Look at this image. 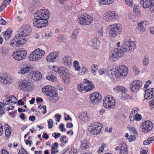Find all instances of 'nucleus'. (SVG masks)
I'll list each match as a JSON object with an SVG mask.
<instances>
[{
	"label": "nucleus",
	"instance_id": "obj_1",
	"mask_svg": "<svg viewBox=\"0 0 154 154\" xmlns=\"http://www.w3.org/2000/svg\"><path fill=\"white\" fill-rule=\"evenodd\" d=\"M31 32V28L29 26H23L21 27L20 32L10 41V45L13 47L16 48L25 44L26 40L24 37L29 36Z\"/></svg>",
	"mask_w": 154,
	"mask_h": 154
},
{
	"label": "nucleus",
	"instance_id": "obj_2",
	"mask_svg": "<svg viewBox=\"0 0 154 154\" xmlns=\"http://www.w3.org/2000/svg\"><path fill=\"white\" fill-rule=\"evenodd\" d=\"M54 89V87L49 85L45 86L42 89V92L47 96H50L53 102L58 100V94Z\"/></svg>",
	"mask_w": 154,
	"mask_h": 154
},
{
	"label": "nucleus",
	"instance_id": "obj_3",
	"mask_svg": "<svg viewBox=\"0 0 154 154\" xmlns=\"http://www.w3.org/2000/svg\"><path fill=\"white\" fill-rule=\"evenodd\" d=\"M93 21V17L87 14H81L79 15L77 21L81 25H89L91 24Z\"/></svg>",
	"mask_w": 154,
	"mask_h": 154
},
{
	"label": "nucleus",
	"instance_id": "obj_4",
	"mask_svg": "<svg viewBox=\"0 0 154 154\" xmlns=\"http://www.w3.org/2000/svg\"><path fill=\"white\" fill-rule=\"evenodd\" d=\"M17 100V98L14 96L11 95L4 100L3 103L0 102V116H2L5 113V106L10 103L15 104Z\"/></svg>",
	"mask_w": 154,
	"mask_h": 154
},
{
	"label": "nucleus",
	"instance_id": "obj_5",
	"mask_svg": "<svg viewBox=\"0 0 154 154\" xmlns=\"http://www.w3.org/2000/svg\"><path fill=\"white\" fill-rule=\"evenodd\" d=\"M45 52L43 50L37 48L34 50L29 56L31 61H36L39 60L44 56Z\"/></svg>",
	"mask_w": 154,
	"mask_h": 154
},
{
	"label": "nucleus",
	"instance_id": "obj_6",
	"mask_svg": "<svg viewBox=\"0 0 154 154\" xmlns=\"http://www.w3.org/2000/svg\"><path fill=\"white\" fill-rule=\"evenodd\" d=\"M123 53L126 51H132L136 48V45L130 39L125 40L123 42L122 46L120 47Z\"/></svg>",
	"mask_w": 154,
	"mask_h": 154
},
{
	"label": "nucleus",
	"instance_id": "obj_7",
	"mask_svg": "<svg viewBox=\"0 0 154 154\" xmlns=\"http://www.w3.org/2000/svg\"><path fill=\"white\" fill-rule=\"evenodd\" d=\"M50 15V12L46 9H41L38 10L34 14L35 18L45 21H48L47 19L49 18Z\"/></svg>",
	"mask_w": 154,
	"mask_h": 154
},
{
	"label": "nucleus",
	"instance_id": "obj_8",
	"mask_svg": "<svg viewBox=\"0 0 154 154\" xmlns=\"http://www.w3.org/2000/svg\"><path fill=\"white\" fill-rule=\"evenodd\" d=\"M124 53L119 48H116L111 51L109 56V59L112 61H114L122 57Z\"/></svg>",
	"mask_w": 154,
	"mask_h": 154
},
{
	"label": "nucleus",
	"instance_id": "obj_9",
	"mask_svg": "<svg viewBox=\"0 0 154 154\" xmlns=\"http://www.w3.org/2000/svg\"><path fill=\"white\" fill-rule=\"evenodd\" d=\"M58 74L64 81L65 83L68 84L70 82V75L68 70L66 68L64 67H59Z\"/></svg>",
	"mask_w": 154,
	"mask_h": 154
},
{
	"label": "nucleus",
	"instance_id": "obj_10",
	"mask_svg": "<svg viewBox=\"0 0 154 154\" xmlns=\"http://www.w3.org/2000/svg\"><path fill=\"white\" fill-rule=\"evenodd\" d=\"M103 104L104 107L107 109L113 108L115 106V100L111 96H106L103 100Z\"/></svg>",
	"mask_w": 154,
	"mask_h": 154
},
{
	"label": "nucleus",
	"instance_id": "obj_11",
	"mask_svg": "<svg viewBox=\"0 0 154 154\" xmlns=\"http://www.w3.org/2000/svg\"><path fill=\"white\" fill-rule=\"evenodd\" d=\"M17 87L20 90L24 91H29L32 90V84L29 81L22 80L17 83Z\"/></svg>",
	"mask_w": 154,
	"mask_h": 154
},
{
	"label": "nucleus",
	"instance_id": "obj_12",
	"mask_svg": "<svg viewBox=\"0 0 154 154\" xmlns=\"http://www.w3.org/2000/svg\"><path fill=\"white\" fill-rule=\"evenodd\" d=\"M102 127V124L99 122H95L92 125L88 126V131L93 134H97L101 131Z\"/></svg>",
	"mask_w": 154,
	"mask_h": 154
},
{
	"label": "nucleus",
	"instance_id": "obj_13",
	"mask_svg": "<svg viewBox=\"0 0 154 154\" xmlns=\"http://www.w3.org/2000/svg\"><path fill=\"white\" fill-rule=\"evenodd\" d=\"M109 26L110 28L109 34L110 37H111L114 38L121 31V27L119 25L113 24L110 25Z\"/></svg>",
	"mask_w": 154,
	"mask_h": 154
},
{
	"label": "nucleus",
	"instance_id": "obj_14",
	"mask_svg": "<svg viewBox=\"0 0 154 154\" xmlns=\"http://www.w3.org/2000/svg\"><path fill=\"white\" fill-rule=\"evenodd\" d=\"M140 2L143 8H149L150 11L154 12V1L152 0H140Z\"/></svg>",
	"mask_w": 154,
	"mask_h": 154
},
{
	"label": "nucleus",
	"instance_id": "obj_15",
	"mask_svg": "<svg viewBox=\"0 0 154 154\" xmlns=\"http://www.w3.org/2000/svg\"><path fill=\"white\" fill-rule=\"evenodd\" d=\"M27 54L26 51L20 49L13 53L12 56L16 60H20L25 57Z\"/></svg>",
	"mask_w": 154,
	"mask_h": 154
},
{
	"label": "nucleus",
	"instance_id": "obj_16",
	"mask_svg": "<svg viewBox=\"0 0 154 154\" xmlns=\"http://www.w3.org/2000/svg\"><path fill=\"white\" fill-rule=\"evenodd\" d=\"M13 81V78L8 76L5 73H2L0 74V82L5 85L11 84Z\"/></svg>",
	"mask_w": 154,
	"mask_h": 154
},
{
	"label": "nucleus",
	"instance_id": "obj_17",
	"mask_svg": "<svg viewBox=\"0 0 154 154\" xmlns=\"http://www.w3.org/2000/svg\"><path fill=\"white\" fill-rule=\"evenodd\" d=\"M142 83L141 81L136 80L133 81L130 85V88L132 92L136 93L142 86Z\"/></svg>",
	"mask_w": 154,
	"mask_h": 154
},
{
	"label": "nucleus",
	"instance_id": "obj_18",
	"mask_svg": "<svg viewBox=\"0 0 154 154\" xmlns=\"http://www.w3.org/2000/svg\"><path fill=\"white\" fill-rule=\"evenodd\" d=\"M90 99L93 104H97L100 101L102 97L99 93L95 92L91 95Z\"/></svg>",
	"mask_w": 154,
	"mask_h": 154
},
{
	"label": "nucleus",
	"instance_id": "obj_19",
	"mask_svg": "<svg viewBox=\"0 0 154 154\" xmlns=\"http://www.w3.org/2000/svg\"><path fill=\"white\" fill-rule=\"evenodd\" d=\"M118 72L119 74V78L127 76L128 71V69L125 65H121L119 67L117 66Z\"/></svg>",
	"mask_w": 154,
	"mask_h": 154
},
{
	"label": "nucleus",
	"instance_id": "obj_20",
	"mask_svg": "<svg viewBox=\"0 0 154 154\" xmlns=\"http://www.w3.org/2000/svg\"><path fill=\"white\" fill-rule=\"evenodd\" d=\"M48 21H43L40 19L35 18L33 20V25L37 28H41L47 25Z\"/></svg>",
	"mask_w": 154,
	"mask_h": 154
},
{
	"label": "nucleus",
	"instance_id": "obj_21",
	"mask_svg": "<svg viewBox=\"0 0 154 154\" xmlns=\"http://www.w3.org/2000/svg\"><path fill=\"white\" fill-rule=\"evenodd\" d=\"M141 128L143 132L146 133L149 131L152 128V123L149 121H147L143 123Z\"/></svg>",
	"mask_w": 154,
	"mask_h": 154
},
{
	"label": "nucleus",
	"instance_id": "obj_22",
	"mask_svg": "<svg viewBox=\"0 0 154 154\" xmlns=\"http://www.w3.org/2000/svg\"><path fill=\"white\" fill-rule=\"evenodd\" d=\"M31 66L29 62H26L23 65V66L19 70L18 73L24 75L28 73L31 69Z\"/></svg>",
	"mask_w": 154,
	"mask_h": 154
},
{
	"label": "nucleus",
	"instance_id": "obj_23",
	"mask_svg": "<svg viewBox=\"0 0 154 154\" xmlns=\"http://www.w3.org/2000/svg\"><path fill=\"white\" fill-rule=\"evenodd\" d=\"M58 54L57 52H52L48 55L46 57V60L49 63H54L57 61Z\"/></svg>",
	"mask_w": 154,
	"mask_h": 154
},
{
	"label": "nucleus",
	"instance_id": "obj_24",
	"mask_svg": "<svg viewBox=\"0 0 154 154\" xmlns=\"http://www.w3.org/2000/svg\"><path fill=\"white\" fill-rule=\"evenodd\" d=\"M119 74L118 72V70H117V67L110 70L108 73V75L109 77L113 80L116 78H119Z\"/></svg>",
	"mask_w": 154,
	"mask_h": 154
},
{
	"label": "nucleus",
	"instance_id": "obj_25",
	"mask_svg": "<svg viewBox=\"0 0 154 154\" xmlns=\"http://www.w3.org/2000/svg\"><path fill=\"white\" fill-rule=\"evenodd\" d=\"M154 97V88L146 89L145 92L144 98L146 99H150Z\"/></svg>",
	"mask_w": 154,
	"mask_h": 154
},
{
	"label": "nucleus",
	"instance_id": "obj_26",
	"mask_svg": "<svg viewBox=\"0 0 154 154\" xmlns=\"http://www.w3.org/2000/svg\"><path fill=\"white\" fill-rule=\"evenodd\" d=\"M104 17L106 19L115 20L118 17L117 14L114 11H109L104 14Z\"/></svg>",
	"mask_w": 154,
	"mask_h": 154
},
{
	"label": "nucleus",
	"instance_id": "obj_27",
	"mask_svg": "<svg viewBox=\"0 0 154 154\" xmlns=\"http://www.w3.org/2000/svg\"><path fill=\"white\" fill-rule=\"evenodd\" d=\"M62 61L63 64L66 66L69 67L72 65V58L69 56H64L62 58Z\"/></svg>",
	"mask_w": 154,
	"mask_h": 154
},
{
	"label": "nucleus",
	"instance_id": "obj_28",
	"mask_svg": "<svg viewBox=\"0 0 154 154\" xmlns=\"http://www.w3.org/2000/svg\"><path fill=\"white\" fill-rule=\"evenodd\" d=\"M30 78L34 81L39 80L41 78L38 73L35 71H32L29 72Z\"/></svg>",
	"mask_w": 154,
	"mask_h": 154
},
{
	"label": "nucleus",
	"instance_id": "obj_29",
	"mask_svg": "<svg viewBox=\"0 0 154 154\" xmlns=\"http://www.w3.org/2000/svg\"><path fill=\"white\" fill-rule=\"evenodd\" d=\"M4 128H5V135L6 137L5 139H8L11 132V128L7 124H5L4 125Z\"/></svg>",
	"mask_w": 154,
	"mask_h": 154
},
{
	"label": "nucleus",
	"instance_id": "obj_30",
	"mask_svg": "<svg viewBox=\"0 0 154 154\" xmlns=\"http://www.w3.org/2000/svg\"><path fill=\"white\" fill-rule=\"evenodd\" d=\"M80 120L82 122H86L88 119V115L85 112L81 113L79 116Z\"/></svg>",
	"mask_w": 154,
	"mask_h": 154
},
{
	"label": "nucleus",
	"instance_id": "obj_31",
	"mask_svg": "<svg viewBox=\"0 0 154 154\" xmlns=\"http://www.w3.org/2000/svg\"><path fill=\"white\" fill-rule=\"evenodd\" d=\"M89 142L86 140H84L81 141L80 145L81 149L82 150H85L89 146Z\"/></svg>",
	"mask_w": 154,
	"mask_h": 154
},
{
	"label": "nucleus",
	"instance_id": "obj_32",
	"mask_svg": "<svg viewBox=\"0 0 154 154\" xmlns=\"http://www.w3.org/2000/svg\"><path fill=\"white\" fill-rule=\"evenodd\" d=\"M113 90L115 92L122 93V92H126L127 90L122 86H117L113 88Z\"/></svg>",
	"mask_w": 154,
	"mask_h": 154
},
{
	"label": "nucleus",
	"instance_id": "obj_33",
	"mask_svg": "<svg viewBox=\"0 0 154 154\" xmlns=\"http://www.w3.org/2000/svg\"><path fill=\"white\" fill-rule=\"evenodd\" d=\"M60 146H61L63 147L61 148L60 149V152H61L60 154H64L67 151V150L69 149V146H68L67 145H65L63 143H61L60 144Z\"/></svg>",
	"mask_w": 154,
	"mask_h": 154
},
{
	"label": "nucleus",
	"instance_id": "obj_34",
	"mask_svg": "<svg viewBox=\"0 0 154 154\" xmlns=\"http://www.w3.org/2000/svg\"><path fill=\"white\" fill-rule=\"evenodd\" d=\"M120 154H127L128 150L125 144H121L120 147Z\"/></svg>",
	"mask_w": 154,
	"mask_h": 154
},
{
	"label": "nucleus",
	"instance_id": "obj_35",
	"mask_svg": "<svg viewBox=\"0 0 154 154\" xmlns=\"http://www.w3.org/2000/svg\"><path fill=\"white\" fill-rule=\"evenodd\" d=\"M12 30L11 29H8L4 33L3 36L5 40H8L9 39L12 33Z\"/></svg>",
	"mask_w": 154,
	"mask_h": 154
},
{
	"label": "nucleus",
	"instance_id": "obj_36",
	"mask_svg": "<svg viewBox=\"0 0 154 154\" xmlns=\"http://www.w3.org/2000/svg\"><path fill=\"white\" fill-rule=\"evenodd\" d=\"M99 3L102 5H109L112 4L114 0H97Z\"/></svg>",
	"mask_w": 154,
	"mask_h": 154
},
{
	"label": "nucleus",
	"instance_id": "obj_37",
	"mask_svg": "<svg viewBox=\"0 0 154 154\" xmlns=\"http://www.w3.org/2000/svg\"><path fill=\"white\" fill-rule=\"evenodd\" d=\"M58 146V143L56 142L53 144L51 146V154H55L58 152V151L56 150Z\"/></svg>",
	"mask_w": 154,
	"mask_h": 154
},
{
	"label": "nucleus",
	"instance_id": "obj_38",
	"mask_svg": "<svg viewBox=\"0 0 154 154\" xmlns=\"http://www.w3.org/2000/svg\"><path fill=\"white\" fill-rule=\"evenodd\" d=\"M92 46L95 47H97L100 45V42L96 38H92L91 41Z\"/></svg>",
	"mask_w": 154,
	"mask_h": 154
},
{
	"label": "nucleus",
	"instance_id": "obj_39",
	"mask_svg": "<svg viewBox=\"0 0 154 154\" xmlns=\"http://www.w3.org/2000/svg\"><path fill=\"white\" fill-rule=\"evenodd\" d=\"M85 88L84 91L86 92H88L91 91L94 89V87L92 85H85Z\"/></svg>",
	"mask_w": 154,
	"mask_h": 154
},
{
	"label": "nucleus",
	"instance_id": "obj_40",
	"mask_svg": "<svg viewBox=\"0 0 154 154\" xmlns=\"http://www.w3.org/2000/svg\"><path fill=\"white\" fill-rule=\"evenodd\" d=\"M0 51L4 55H7L8 53V48L6 47H2L0 49Z\"/></svg>",
	"mask_w": 154,
	"mask_h": 154
},
{
	"label": "nucleus",
	"instance_id": "obj_41",
	"mask_svg": "<svg viewBox=\"0 0 154 154\" xmlns=\"http://www.w3.org/2000/svg\"><path fill=\"white\" fill-rule=\"evenodd\" d=\"M79 33V29L75 30L71 35V38L73 39H75L77 38Z\"/></svg>",
	"mask_w": 154,
	"mask_h": 154
},
{
	"label": "nucleus",
	"instance_id": "obj_42",
	"mask_svg": "<svg viewBox=\"0 0 154 154\" xmlns=\"http://www.w3.org/2000/svg\"><path fill=\"white\" fill-rule=\"evenodd\" d=\"M46 78L47 79L52 81L53 82L57 81V78L55 76L52 75H51L46 76Z\"/></svg>",
	"mask_w": 154,
	"mask_h": 154
},
{
	"label": "nucleus",
	"instance_id": "obj_43",
	"mask_svg": "<svg viewBox=\"0 0 154 154\" xmlns=\"http://www.w3.org/2000/svg\"><path fill=\"white\" fill-rule=\"evenodd\" d=\"M143 22H141L140 23H138V28L140 32H143L145 31V28L144 25H143Z\"/></svg>",
	"mask_w": 154,
	"mask_h": 154
},
{
	"label": "nucleus",
	"instance_id": "obj_44",
	"mask_svg": "<svg viewBox=\"0 0 154 154\" xmlns=\"http://www.w3.org/2000/svg\"><path fill=\"white\" fill-rule=\"evenodd\" d=\"M98 69V66L97 65L94 64L92 65L91 67V69L92 71V74L95 75L96 74L95 72Z\"/></svg>",
	"mask_w": 154,
	"mask_h": 154
},
{
	"label": "nucleus",
	"instance_id": "obj_45",
	"mask_svg": "<svg viewBox=\"0 0 154 154\" xmlns=\"http://www.w3.org/2000/svg\"><path fill=\"white\" fill-rule=\"evenodd\" d=\"M85 85L84 83H81L80 84L78 85V89L80 91H84Z\"/></svg>",
	"mask_w": 154,
	"mask_h": 154
},
{
	"label": "nucleus",
	"instance_id": "obj_46",
	"mask_svg": "<svg viewBox=\"0 0 154 154\" xmlns=\"http://www.w3.org/2000/svg\"><path fill=\"white\" fill-rule=\"evenodd\" d=\"M73 65L76 70L79 71L80 69V67L79 66V63L77 61H75L73 63Z\"/></svg>",
	"mask_w": 154,
	"mask_h": 154
},
{
	"label": "nucleus",
	"instance_id": "obj_47",
	"mask_svg": "<svg viewBox=\"0 0 154 154\" xmlns=\"http://www.w3.org/2000/svg\"><path fill=\"white\" fill-rule=\"evenodd\" d=\"M149 58L147 56H145L143 60V64L145 66H147L149 64Z\"/></svg>",
	"mask_w": 154,
	"mask_h": 154
},
{
	"label": "nucleus",
	"instance_id": "obj_48",
	"mask_svg": "<svg viewBox=\"0 0 154 154\" xmlns=\"http://www.w3.org/2000/svg\"><path fill=\"white\" fill-rule=\"evenodd\" d=\"M106 146V144L103 143L102 144L101 146L99 148L97 152L99 154L102 153L104 150V148Z\"/></svg>",
	"mask_w": 154,
	"mask_h": 154
},
{
	"label": "nucleus",
	"instance_id": "obj_49",
	"mask_svg": "<svg viewBox=\"0 0 154 154\" xmlns=\"http://www.w3.org/2000/svg\"><path fill=\"white\" fill-rule=\"evenodd\" d=\"M77 149L74 148H72L69 151V154H78Z\"/></svg>",
	"mask_w": 154,
	"mask_h": 154
},
{
	"label": "nucleus",
	"instance_id": "obj_50",
	"mask_svg": "<svg viewBox=\"0 0 154 154\" xmlns=\"http://www.w3.org/2000/svg\"><path fill=\"white\" fill-rule=\"evenodd\" d=\"M135 120L136 121L140 120L142 118V116L141 115L139 114H136L134 117Z\"/></svg>",
	"mask_w": 154,
	"mask_h": 154
},
{
	"label": "nucleus",
	"instance_id": "obj_51",
	"mask_svg": "<svg viewBox=\"0 0 154 154\" xmlns=\"http://www.w3.org/2000/svg\"><path fill=\"white\" fill-rule=\"evenodd\" d=\"M18 154H29V153L23 148L22 147L19 150Z\"/></svg>",
	"mask_w": 154,
	"mask_h": 154
},
{
	"label": "nucleus",
	"instance_id": "obj_52",
	"mask_svg": "<svg viewBox=\"0 0 154 154\" xmlns=\"http://www.w3.org/2000/svg\"><path fill=\"white\" fill-rule=\"evenodd\" d=\"M126 92H122V95L121 97L122 99H126L128 98V95L126 93Z\"/></svg>",
	"mask_w": 154,
	"mask_h": 154
},
{
	"label": "nucleus",
	"instance_id": "obj_53",
	"mask_svg": "<svg viewBox=\"0 0 154 154\" xmlns=\"http://www.w3.org/2000/svg\"><path fill=\"white\" fill-rule=\"evenodd\" d=\"M66 139V137L65 136H62L60 138V140L61 142L63 143H64L65 144H66L67 142V141L64 140V139Z\"/></svg>",
	"mask_w": 154,
	"mask_h": 154
},
{
	"label": "nucleus",
	"instance_id": "obj_54",
	"mask_svg": "<svg viewBox=\"0 0 154 154\" xmlns=\"http://www.w3.org/2000/svg\"><path fill=\"white\" fill-rule=\"evenodd\" d=\"M106 71V69L104 68L100 69L99 70V72L100 75H102L104 74Z\"/></svg>",
	"mask_w": 154,
	"mask_h": 154
},
{
	"label": "nucleus",
	"instance_id": "obj_55",
	"mask_svg": "<svg viewBox=\"0 0 154 154\" xmlns=\"http://www.w3.org/2000/svg\"><path fill=\"white\" fill-rule=\"evenodd\" d=\"M134 72H135L136 74H139L140 71L139 69L136 66H133V68Z\"/></svg>",
	"mask_w": 154,
	"mask_h": 154
},
{
	"label": "nucleus",
	"instance_id": "obj_56",
	"mask_svg": "<svg viewBox=\"0 0 154 154\" xmlns=\"http://www.w3.org/2000/svg\"><path fill=\"white\" fill-rule=\"evenodd\" d=\"M59 128L62 132H65L66 131V129L64 128V125L63 123L61 124Z\"/></svg>",
	"mask_w": 154,
	"mask_h": 154
},
{
	"label": "nucleus",
	"instance_id": "obj_57",
	"mask_svg": "<svg viewBox=\"0 0 154 154\" xmlns=\"http://www.w3.org/2000/svg\"><path fill=\"white\" fill-rule=\"evenodd\" d=\"M129 130L134 134H137V133L135 129V128L133 127L130 128Z\"/></svg>",
	"mask_w": 154,
	"mask_h": 154
},
{
	"label": "nucleus",
	"instance_id": "obj_58",
	"mask_svg": "<svg viewBox=\"0 0 154 154\" xmlns=\"http://www.w3.org/2000/svg\"><path fill=\"white\" fill-rule=\"evenodd\" d=\"M149 106L150 108L152 109L154 108V100L150 101L149 102Z\"/></svg>",
	"mask_w": 154,
	"mask_h": 154
},
{
	"label": "nucleus",
	"instance_id": "obj_59",
	"mask_svg": "<svg viewBox=\"0 0 154 154\" xmlns=\"http://www.w3.org/2000/svg\"><path fill=\"white\" fill-rule=\"evenodd\" d=\"M138 109L137 107H135L133 109L131 114H132V115L133 116V117L134 116V115L133 114H134L135 113H137L138 112Z\"/></svg>",
	"mask_w": 154,
	"mask_h": 154
},
{
	"label": "nucleus",
	"instance_id": "obj_60",
	"mask_svg": "<svg viewBox=\"0 0 154 154\" xmlns=\"http://www.w3.org/2000/svg\"><path fill=\"white\" fill-rule=\"evenodd\" d=\"M125 2L127 5L129 6H131L133 5V2L132 0H125Z\"/></svg>",
	"mask_w": 154,
	"mask_h": 154
},
{
	"label": "nucleus",
	"instance_id": "obj_61",
	"mask_svg": "<svg viewBox=\"0 0 154 154\" xmlns=\"http://www.w3.org/2000/svg\"><path fill=\"white\" fill-rule=\"evenodd\" d=\"M48 128H52L53 127V122L51 119H50L48 122Z\"/></svg>",
	"mask_w": 154,
	"mask_h": 154
},
{
	"label": "nucleus",
	"instance_id": "obj_62",
	"mask_svg": "<svg viewBox=\"0 0 154 154\" xmlns=\"http://www.w3.org/2000/svg\"><path fill=\"white\" fill-rule=\"evenodd\" d=\"M88 72L87 68L85 67H83L82 68V71L81 72V73L82 75H84L86 73Z\"/></svg>",
	"mask_w": 154,
	"mask_h": 154
},
{
	"label": "nucleus",
	"instance_id": "obj_63",
	"mask_svg": "<svg viewBox=\"0 0 154 154\" xmlns=\"http://www.w3.org/2000/svg\"><path fill=\"white\" fill-rule=\"evenodd\" d=\"M151 83V82L149 80L148 81H147L146 82V84L144 85V88L146 89L147 88H148L149 87V85Z\"/></svg>",
	"mask_w": 154,
	"mask_h": 154
},
{
	"label": "nucleus",
	"instance_id": "obj_64",
	"mask_svg": "<svg viewBox=\"0 0 154 154\" xmlns=\"http://www.w3.org/2000/svg\"><path fill=\"white\" fill-rule=\"evenodd\" d=\"M51 70H53L56 73L58 72V68L56 66H53L51 67Z\"/></svg>",
	"mask_w": 154,
	"mask_h": 154
}]
</instances>
